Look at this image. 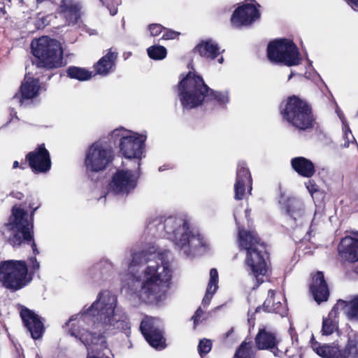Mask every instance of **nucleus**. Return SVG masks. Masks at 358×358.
<instances>
[{
  "mask_svg": "<svg viewBox=\"0 0 358 358\" xmlns=\"http://www.w3.org/2000/svg\"><path fill=\"white\" fill-rule=\"evenodd\" d=\"M71 336L78 338L86 347L87 358H110L106 336L117 332L131 334V322L124 310L118 306L116 295L109 290L99 292L96 300L89 306L73 315L66 323Z\"/></svg>",
  "mask_w": 358,
  "mask_h": 358,
  "instance_id": "obj_1",
  "label": "nucleus"
},
{
  "mask_svg": "<svg viewBox=\"0 0 358 358\" xmlns=\"http://www.w3.org/2000/svg\"><path fill=\"white\" fill-rule=\"evenodd\" d=\"M169 253V250L156 252L154 247L149 251H131L127 282L122 278L123 287L143 302L162 300L172 277L168 259Z\"/></svg>",
  "mask_w": 358,
  "mask_h": 358,
  "instance_id": "obj_2",
  "label": "nucleus"
},
{
  "mask_svg": "<svg viewBox=\"0 0 358 358\" xmlns=\"http://www.w3.org/2000/svg\"><path fill=\"white\" fill-rule=\"evenodd\" d=\"M145 231L148 236L170 240L175 248L186 257L194 255L196 250L204 245L200 233L191 225L186 215L151 217Z\"/></svg>",
  "mask_w": 358,
  "mask_h": 358,
  "instance_id": "obj_3",
  "label": "nucleus"
},
{
  "mask_svg": "<svg viewBox=\"0 0 358 358\" xmlns=\"http://www.w3.org/2000/svg\"><path fill=\"white\" fill-rule=\"evenodd\" d=\"M178 97L185 110H190L201 106L205 99L214 101L221 107L229 102V92L215 91L205 83L202 77L189 72L178 83Z\"/></svg>",
  "mask_w": 358,
  "mask_h": 358,
  "instance_id": "obj_4",
  "label": "nucleus"
},
{
  "mask_svg": "<svg viewBox=\"0 0 358 358\" xmlns=\"http://www.w3.org/2000/svg\"><path fill=\"white\" fill-rule=\"evenodd\" d=\"M238 242L241 251L245 252V264L257 282V287L264 281L268 271V254L266 245L254 230H245L238 226Z\"/></svg>",
  "mask_w": 358,
  "mask_h": 358,
  "instance_id": "obj_5",
  "label": "nucleus"
},
{
  "mask_svg": "<svg viewBox=\"0 0 358 358\" xmlns=\"http://www.w3.org/2000/svg\"><path fill=\"white\" fill-rule=\"evenodd\" d=\"M40 206L38 204L34 207L32 203L29 204V207L32 209L29 218L24 209L13 206L12 214L3 232L8 243L13 248L20 247L22 244H30L34 255H38L39 251L34 240V216Z\"/></svg>",
  "mask_w": 358,
  "mask_h": 358,
  "instance_id": "obj_6",
  "label": "nucleus"
},
{
  "mask_svg": "<svg viewBox=\"0 0 358 358\" xmlns=\"http://www.w3.org/2000/svg\"><path fill=\"white\" fill-rule=\"evenodd\" d=\"M108 138L114 143L119 142L120 151L127 160L124 162L126 166H131V164L137 166V169L141 167L147 139L146 134L120 127L111 131Z\"/></svg>",
  "mask_w": 358,
  "mask_h": 358,
  "instance_id": "obj_7",
  "label": "nucleus"
},
{
  "mask_svg": "<svg viewBox=\"0 0 358 358\" xmlns=\"http://www.w3.org/2000/svg\"><path fill=\"white\" fill-rule=\"evenodd\" d=\"M31 47L36 58L33 64H36L38 68L50 70L64 65L63 51L60 43L57 40L43 36L33 41Z\"/></svg>",
  "mask_w": 358,
  "mask_h": 358,
  "instance_id": "obj_8",
  "label": "nucleus"
},
{
  "mask_svg": "<svg viewBox=\"0 0 358 358\" xmlns=\"http://www.w3.org/2000/svg\"><path fill=\"white\" fill-rule=\"evenodd\" d=\"M32 279L24 260L10 259L0 262V282L6 289L18 291L27 286Z\"/></svg>",
  "mask_w": 358,
  "mask_h": 358,
  "instance_id": "obj_9",
  "label": "nucleus"
},
{
  "mask_svg": "<svg viewBox=\"0 0 358 358\" xmlns=\"http://www.w3.org/2000/svg\"><path fill=\"white\" fill-rule=\"evenodd\" d=\"M281 114L284 120L299 129L305 130L313 127L314 117L310 106L296 96L287 99Z\"/></svg>",
  "mask_w": 358,
  "mask_h": 358,
  "instance_id": "obj_10",
  "label": "nucleus"
},
{
  "mask_svg": "<svg viewBox=\"0 0 358 358\" xmlns=\"http://www.w3.org/2000/svg\"><path fill=\"white\" fill-rule=\"evenodd\" d=\"M267 57L274 64H283L287 66H296L301 60L296 45L287 38L270 42L267 47Z\"/></svg>",
  "mask_w": 358,
  "mask_h": 358,
  "instance_id": "obj_11",
  "label": "nucleus"
},
{
  "mask_svg": "<svg viewBox=\"0 0 358 358\" xmlns=\"http://www.w3.org/2000/svg\"><path fill=\"white\" fill-rule=\"evenodd\" d=\"M130 165L127 169H117L113 174L108 183V193L104 196L105 198L110 194L126 196L134 190L140 177V168Z\"/></svg>",
  "mask_w": 358,
  "mask_h": 358,
  "instance_id": "obj_12",
  "label": "nucleus"
},
{
  "mask_svg": "<svg viewBox=\"0 0 358 358\" xmlns=\"http://www.w3.org/2000/svg\"><path fill=\"white\" fill-rule=\"evenodd\" d=\"M112 147L105 141L93 143L86 150L85 165L87 171L98 173L105 170L113 161Z\"/></svg>",
  "mask_w": 358,
  "mask_h": 358,
  "instance_id": "obj_13",
  "label": "nucleus"
},
{
  "mask_svg": "<svg viewBox=\"0 0 358 358\" xmlns=\"http://www.w3.org/2000/svg\"><path fill=\"white\" fill-rule=\"evenodd\" d=\"M140 330L150 346L158 350L166 348V340L159 319L145 317L141 323Z\"/></svg>",
  "mask_w": 358,
  "mask_h": 358,
  "instance_id": "obj_14",
  "label": "nucleus"
},
{
  "mask_svg": "<svg viewBox=\"0 0 358 358\" xmlns=\"http://www.w3.org/2000/svg\"><path fill=\"white\" fill-rule=\"evenodd\" d=\"M280 342V338L278 333L265 325L259 327L258 332L255 338V343L258 350H269L275 357H280L281 351L278 345Z\"/></svg>",
  "mask_w": 358,
  "mask_h": 358,
  "instance_id": "obj_15",
  "label": "nucleus"
},
{
  "mask_svg": "<svg viewBox=\"0 0 358 358\" xmlns=\"http://www.w3.org/2000/svg\"><path fill=\"white\" fill-rule=\"evenodd\" d=\"M280 203L282 205V209L289 216L292 226L302 227L309 221L310 216L307 213L301 200L288 198L285 201L282 199L280 200Z\"/></svg>",
  "mask_w": 358,
  "mask_h": 358,
  "instance_id": "obj_16",
  "label": "nucleus"
},
{
  "mask_svg": "<svg viewBox=\"0 0 358 358\" xmlns=\"http://www.w3.org/2000/svg\"><path fill=\"white\" fill-rule=\"evenodd\" d=\"M260 13L252 3H245L238 6L233 13L231 23L236 28H241L252 24L259 19Z\"/></svg>",
  "mask_w": 358,
  "mask_h": 358,
  "instance_id": "obj_17",
  "label": "nucleus"
},
{
  "mask_svg": "<svg viewBox=\"0 0 358 358\" xmlns=\"http://www.w3.org/2000/svg\"><path fill=\"white\" fill-rule=\"evenodd\" d=\"M26 159L35 173H47L51 168L50 154L44 144L38 145L34 151L29 152Z\"/></svg>",
  "mask_w": 358,
  "mask_h": 358,
  "instance_id": "obj_18",
  "label": "nucleus"
},
{
  "mask_svg": "<svg viewBox=\"0 0 358 358\" xmlns=\"http://www.w3.org/2000/svg\"><path fill=\"white\" fill-rule=\"evenodd\" d=\"M41 87L38 78L26 76L21 84L20 94H16L12 99L13 102H19L21 106H27L32 103L39 93Z\"/></svg>",
  "mask_w": 358,
  "mask_h": 358,
  "instance_id": "obj_19",
  "label": "nucleus"
},
{
  "mask_svg": "<svg viewBox=\"0 0 358 358\" xmlns=\"http://www.w3.org/2000/svg\"><path fill=\"white\" fill-rule=\"evenodd\" d=\"M246 187H248V194H251L252 187L250 172L246 164L241 162L238 164L234 184V198L236 200H242L245 198Z\"/></svg>",
  "mask_w": 358,
  "mask_h": 358,
  "instance_id": "obj_20",
  "label": "nucleus"
},
{
  "mask_svg": "<svg viewBox=\"0 0 358 358\" xmlns=\"http://www.w3.org/2000/svg\"><path fill=\"white\" fill-rule=\"evenodd\" d=\"M20 317L31 338L34 340L41 338L44 331V326L41 318L27 308H23L21 310Z\"/></svg>",
  "mask_w": 358,
  "mask_h": 358,
  "instance_id": "obj_21",
  "label": "nucleus"
},
{
  "mask_svg": "<svg viewBox=\"0 0 358 358\" xmlns=\"http://www.w3.org/2000/svg\"><path fill=\"white\" fill-rule=\"evenodd\" d=\"M338 252L345 261L358 262V234L355 237L346 236L343 238L338 245Z\"/></svg>",
  "mask_w": 358,
  "mask_h": 358,
  "instance_id": "obj_22",
  "label": "nucleus"
},
{
  "mask_svg": "<svg viewBox=\"0 0 358 358\" xmlns=\"http://www.w3.org/2000/svg\"><path fill=\"white\" fill-rule=\"evenodd\" d=\"M81 5L75 0H62L60 10L69 25H80Z\"/></svg>",
  "mask_w": 358,
  "mask_h": 358,
  "instance_id": "obj_23",
  "label": "nucleus"
},
{
  "mask_svg": "<svg viewBox=\"0 0 358 358\" xmlns=\"http://www.w3.org/2000/svg\"><path fill=\"white\" fill-rule=\"evenodd\" d=\"M310 290L315 301L318 303L328 299L329 291L322 271L317 272L313 277V280L310 285Z\"/></svg>",
  "mask_w": 358,
  "mask_h": 358,
  "instance_id": "obj_24",
  "label": "nucleus"
},
{
  "mask_svg": "<svg viewBox=\"0 0 358 358\" xmlns=\"http://www.w3.org/2000/svg\"><path fill=\"white\" fill-rule=\"evenodd\" d=\"M340 312H343L348 320L358 321V296L350 301L339 299L331 309V315Z\"/></svg>",
  "mask_w": 358,
  "mask_h": 358,
  "instance_id": "obj_25",
  "label": "nucleus"
},
{
  "mask_svg": "<svg viewBox=\"0 0 358 358\" xmlns=\"http://www.w3.org/2000/svg\"><path fill=\"white\" fill-rule=\"evenodd\" d=\"M117 58V52L112 49L103 56L95 64L96 73L102 76H106L115 69V62Z\"/></svg>",
  "mask_w": 358,
  "mask_h": 358,
  "instance_id": "obj_26",
  "label": "nucleus"
},
{
  "mask_svg": "<svg viewBox=\"0 0 358 358\" xmlns=\"http://www.w3.org/2000/svg\"><path fill=\"white\" fill-rule=\"evenodd\" d=\"M113 268V264L109 259L103 258L88 270L87 275L94 281H99L110 276Z\"/></svg>",
  "mask_w": 358,
  "mask_h": 358,
  "instance_id": "obj_27",
  "label": "nucleus"
},
{
  "mask_svg": "<svg viewBox=\"0 0 358 358\" xmlns=\"http://www.w3.org/2000/svg\"><path fill=\"white\" fill-rule=\"evenodd\" d=\"M292 168L299 176L304 178H311L315 173V164L310 159L303 157H296L291 159Z\"/></svg>",
  "mask_w": 358,
  "mask_h": 358,
  "instance_id": "obj_28",
  "label": "nucleus"
},
{
  "mask_svg": "<svg viewBox=\"0 0 358 358\" xmlns=\"http://www.w3.org/2000/svg\"><path fill=\"white\" fill-rule=\"evenodd\" d=\"M261 309L262 307H257L255 313L259 312ZM262 309H264L265 312L279 314L282 317L287 314V310L286 306H284L280 300L275 299V292L272 289L268 291V297L264 301Z\"/></svg>",
  "mask_w": 358,
  "mask_h": 358,
  "instance_id": "obj_29",
  "label": "nucleus"
},
{
  "mask_svg": "<svg viewBox=\"0 0 358 358\" xmlns=\"http://www.w3.org/2000/svg\"><path fill=\"white\" fill-rule=\"evenodd\" d=\"M195 50L201 57L208 59H214L220 54L218 44L211 39L201 41Z\"/></svg>",
  "mask_w": 358,
  "mask_h": 358,
  "instance_id": "obj_30",
  "label": "nucleus"
},
{
  "mask_svg": "<svg viewBox=\"0 0 358 358\" xmlns=\"http://www.w3.org/2000/svg\"><path fill=\"white\" fill-rule=\"evenodd\" d=\"M218 288V273L216 268L210 271V280L206 289V294L202 301L203 306H208L214 294Z\"/></svg>",
  "mask_w": 358,
  "mask_h": 358,
  "instance_id": "obj_31",
  "label": "nucleus"
},
{
  "mask_svg": "<svg viewBox=\"0 0 358 358\" xmlns=\"http://www.w3.org/2000/svg\"><path fill=\"white\" fill-rule=\"evenodd\" d=\"M338 314H332L331 311L329 313L328 317L323 319L322 334V336H329L338 330V320L336 316Z\"/></svg>",
  "mask_w": 358,
  "mask_h": 358,
  "instance_id": "obj_32",
  "label": "nucleus"
},
{
  "mask_svg": "<svg viewBox=\"0 0 358 358\" xmlns=\"http://www.w3.org/2000/svg\"><path fill=\"white\" fill-rule=\"evenodd\" d=\"M69 78L80 81H85L92 78V73L85 69L76 66H70L66 71Z\"/></svg>",
  "mask_w": 358,
  "mask_h": 358,
  "instance_id": "obj_33",
  "label": "nucleus"
},
{
  "mask_svg": "<svg viewBox=\"0 0 358 358\" xmlns=\"http://www.w3.org/2000/svg\"><path fill=\"white\" fill-rule=\"evenodd\" d=\"M257 348L252 346L251 342H243L237 350L236 358H256Z\"/></svg>",
  "mask_w": 358,
  "mask_h": 358,
  "instance_id": "obj_34",
  "label": "nucleus"
},
{
  "mask_svg": "<svg viewBox=\"0 0 358 358\" xmlns=\"http://www.w3.org/2000/svg\"><path fill=\"white\" fill-rule=\"evenodd\" d=\"M336 113L338 114V117L341 120L343 123V138L345 140V143L343 144V147L348 148L350 145V143H356L355 138L348 126V124L346 123L345 120H344V115L341 111L338 110V108L336 109Z\"/></svg>",
  "mask_w": 358,
  "mask_h": 358,
  "instance_id": "obj_35",
  "label": "nucleus"
},
{
  "mask_svg": "<svg viewBox=\"0 0 358 358\" xmlns=\"http://www.w3.org/2000/svg\"><path fill=\"white\" fill-rule=\"evenodd\" d=\"M150 58L154 60H162L166 57L167 50L166 48L159 45H154L147 49Z\"/></svg>",
  "mask_w": 358,
  "mask_h": 358,
  "instance_id": "obj_36",
  "label": "nucleus"
},
{
  "mask_svg": "<svg viewBox=\"0 0 358 358\" xmlns=\"http://www.w3.org/2000/svg\"><path fill=\"white\" fill-rule=\"evenodd\" d=\"M342 357L340 358H358V349L355 344L348 343L343 352H341Z\"/></svg>",
  "mask_w": 358,
  "mask_h": 358,
  "instance_id": "obj_37",
  "label": "nucleus"
},
{
  "mask_svg": "<svg viewBox=\"0 0 358 358\" xmlns=\"http://www.w3.org/2000/svg\"><path fill=\"white\" fill-rule=\"evenodd\" d=\"M211 348L212 343L210 340L203 338L199 341L198 345V352L201 357H203V355L208 354L211 350Z\"/></svg>",
  "mask_w": 358,
  "mask_h": 358,
  "instance_id": "obj_38",
  "label": "nucleus"
},
{
  "mask_svg": "<svg viewBox=\"0 0 358 358\" xmlns=\"http://www.w3.org/2000/svg\"><path fill=\"white\" fill-rule=\"evenodd\" d=\"M305 185L313 199L317 195H321L322 194L320 190L319 186L313 180H309L305 183Z\"/></svg>",
  "mask_w": 358,
  "mask_h": 358,
  "instance_id": "obj_39",
  "label": "nucleus"
},
{
  "mask_svg": "<svg viewBox=\"0 0 358 358\" xmlns=\"http://www.w3.org/2000/svg\"><path fill=\"white\" fill-rule=\"evenodd\" d=\"M103 5H106L109 9L111 15H115L117 13V6L120 3V0H100Z\"/></svg>",
  "mask_w": 358,
  "mask_h": 358,
  "instance_id": "obj_40",
  "label": "nucleus"
},
{
  "mask_svg": "<svg viewBox=\"0 0 358 358\" xmlns=\"http://www.w3.org/2000/svg\"><path fill=\"white\" fill-rule=\"evenodd\" d=\"M164 29V27H163L160 24H150L148 26V30L150 31V36H157L160 34L163 33Z\"/></svg>",
  "mask_w": 358,
  "mask_h": 358,
  "instance_id": "obj_41",
  "label": "nucleus"
},
{
  "mask_svg": "<svg viewBox=\"0 0 358 358\" xmlns=\"http://www.w3.org/2000/svg\"><path fill=\"white\" fill-rule=\"evenodd\" d=\"M317 216V212L315 210L314 214V217L311 220L310 225L308 227V230H305L306 234L302 238V240L309 241L310 239L311 233L315 230V226L316 225L315 220Z\"/></svg>",
  "mask_w": 358,
  "mask_h": 358,
  "instance_id": "obj_42",
  "label": "nucleus"
},
{
  "mask_svg": "<svg viewBox=\"0 0 358 358\" xmlns=\"http://www.w3.org/2000/svg\"><path fill=\"white\" fill-rule=\"evenodd\" d=\"M180 35L179 32L175 31L171 29H169L164 27L162 33V39L163 40H172L176 38Z\"/></svg>",
  "mask_w": 358,
  "mask_h": 358,
  "instance_id": "obj_43",
  "label": "nucleus"
},
{
  "mask_svg": "<svg viewBox=\"0 0 358 358\" xmlns=\"http://www.w3.org/2000/svg\"><path fill=\"white\" fill-rule=\"evenodd\" d=\"M29 266L31 271L29 272L33 275V273L37 271L40 268V264L37 261L36 257H31L29 259Z\"/></svg>",
  "mask_w": 358,
  "mask_h": 358,
  "instance_id": "obj_44",
  "label": "nucleus"
},
{
  "mask_svg": "<svg viewBox=\"0 0 358 358\" xmlns=\"http://www.w3.org/2000/svg\"><path fill=\"white\" fill-rule=\"evenodd\" d=\"M203 314V311L201 310V308H199L196 310L194 315L192 317V319L194 320V324L195 327L200 322L201 318Z\"/></svg>",
  "mask_w": 358,
  "mask_h": 358,
  "instance_id": "obj_45",
  "label": "nucleus"
},
{
  "mask_svg": "<svg viewBox=\"0 0 358 358\" xmlns=\"http://www.w3.org/2000/svg\"><path fill=\"white\" fill-rule=\"evenodd\" d=\"M348 3L355 10H358V0H346Z\"/></svg>",
  "mask_w": 358,
  "mask_h": 358,
  "instance_id": "obj_46",
  "label": "nucleus"
},
{
  "mask_svg": "<svg viewBox=\"0 0 358 358\" xmlns=\"http://www.w3.org/2000/svg\"><path fill=\"white\" fill-rule=\"evenodd\" d=\"M253 315H254V313H251L250 310H249L248 313V322L250 325L252 324V326L255 325V319L253 318Z\"/></svg>",
  "mask_w": 358,
  "mask_h": 358,
  "instance_id": "obj_47",
  "label": "nucleus"
},
{
  "mask_svg": "<svg viewBox=\"0 0 358 358\" xmlns=\"http://www.w3.org/2000/svg\"><path fill=\"white\" fill-rule=\"evenodd\" d=\"M12 195L13 197H15L17 199H21L23 197L22 193L19 192H15V193H12Z\"/></svg>",
  "mask_w": 358,
  "mask_h": 358,
  "instance_id": "obj_48",
  "label": "nucleus"
},
{
  "mask_svg": "<svg viewBox=\"0 0 358 358\" xmlns=\"http://www.w3.org/2000/svg\"><path fill=\"white\" fill-rule=\"evenodd\" d=\"M292 345L294 347V348H296L298 346V341H297V338L295 339V341L294 340V336H292Z\"/></svg>",
  "mask_w": 358,
  "mask_h": 358,
  "instance_id": "obj_49",
  "label": "nucleus"
},
{
  "mask_svg": "<svg viewBox=\"0 0 358 358\" xmlns=\"http://www.w3.org/2000/svg\"><path fill=\"white\" fill-rule=\"evenodd\" d=\"M289 351L290 350L289 349H287L285 351V353L286 355L288 356V357H294L295 355H296L298 352H296V353H292V354H289Z\"/></svg>",
  "mask_w": 358,
  "mask_h": 358,
  "instance_id": "obj_50",
  "label": "nucleus"
},
{
  "mask_svg": "<svg viewBox=\"0 0 358 358\" xmlns=\"http://www.w3.org/2000/svg\"><path fill=\"white\" fill-rule=\"evenodd\" d=\"M19 167V162L17 161H15L13 164V168L16 169Z\"/></svg>",
  "mask_w": 358,
  "mask_h": 358,
  "instance_id": "obj_51",
  "label": "nucleus"
},
{
  "mask_svg": "<svg viewBox=\"0 0 358 358\" xmlns=\"http://www.w3.org/2000/svg\"><path fill=\"white\" fill-rule=\"evenodd\" d=\"M167 169L166 166H162L159 168V171L162 172Z\"/></svg>",
  "mask_w": 358,
  "mask_h": 358,
  "instance_id": "obj_52",
  "label": "nucleus"
},
{
  "mask_svg": "<svg viewBox=\"0 0 358 358\" xmlns=\"http://www.w3.org/2000/svg\"><path fill=\"white\" fill-rule=\"evenodd\" d=\"M250 213V209H248V208L245 209V213L246 218H248V217L249 216Z\"/></svg>",
  "mask_w": 358,
  "mask_h": 358,
  "instance_id": "obj_53",
  "label": "nucleus"
},
{
  "mask_svg": "<svg viewBox=\"0 0 358 358\" xmlns=\"http://www.w3.org/2000/svg\"><path fill=\"white\" fill-rule=\"evenodd\" d=\"M234 219H235L236 224L238 225V220H237V214H236V211L234 213Z\"/></svg>",
  "mask_w": 358,
  "mask_h": 358,
  "instance_id": "obj_54",
  "label": "nucleus"
},
{
  "mask_svg": "<svg viewBox=\"0 0 358 358\" xmlns=\"http://www.w3.org/2000/svg\"><path fill=\"white\" fill-rule=\"evenodd\" d=\"M223 61H224V59L222 57H220L219 59H218V62L220 64H222L223 63Z\"/></svg>",
  "mask_w": 358,
  "mask_h": 358,
  "instance_id": "obj_55",
  "label": "nucleus"
},
{
  "mask_svg": "<svg viewBox=\"0 0 358 358\" xmlns=\"http://www.w3.org/2000/svg\"><path fill=\"white\" fill-rule=\"evenodd\" d=\"M45 1V0H36L37 4L41 3L42 2Z\"/></svg>",
  "mask_w": 358,
  "mask_h": 358,
  "instance_id": "obj_56",
  "label": "nucleus"
},
{
  "mask_svg": "<svg viewBox=\"0 0 358 358\" xmlns=\"http://www.w3.org/2000/svg\"><path fill=\"white\" fill-rule=\"evenodd\" d=\"M355 273L358 275V266L355 268Z\"/></svg>",
  "mask_w": 358,
  "mask_h": 358,
  "instance_id": "obj_57",
  "label": "nucleus"
},
{
  "mask_svg": "<svg viewBox=\"0 0 358 358\" xmlns=\"http://www.w3.org/2000/svg\"><path fill=\"white\" fill-rule=\"evenodd\" d=\"M233 331V329H231V330L227 334V336H229V334Z\"/></svg>",
  "mask_w": 358,
  "mask_h": 358,
  "instance_id": "obj_58",
  "label": "nucleus"
},
{
  "mask_svg": "<svg viewBox=\"0 0 358 358\" xmlns=\"http://www.w3.org/2000/svg\"><path fill=\"white\" fill-rule=\"evenodd\" d=\"M52 77V75H49L48 77V80H50Z\"/></svg>",
  "mask_w": 358,
  "mask_h": 358,
  "instance_id": "obj_59",
  "label": "nucleus"
},
{
  "mask_svg": "<svg viewBox=\"0 0 358 358\" xmlns=\"http://www.w3.org/2000/svg\"><path fill=\"white\" fill-rule=\"evenodd\" d=\"M3 10H4V8H0V11H1V12H3Z\"/></svg>",
  "mask_w": 358,
  "mask_h": 358,
  "instance_id": "obj_60",
  "label": "nucleus"
},
{
  "mask_svg": "<svg viewBox=\"0 0 358 358\" xmlns=\"http://www.w3.org/2000/svg\"><path fill=\"white\" fill-rule=\"evenodd\" d=\"M292 77V74H291V75L289 76L288 80H290Z\"/></svg>",
  "mask_w": 358,
  "mask_h": 358,
  "instance_id": "obj_61",
  "label": "nucleus"
},
{
  "mask_svg": "<svg viewBox=\"0 0 358 358\" xmlns=\"http://www.w3.org/2000/svg\"><path fill=\"white\" fill-rule=\"evenodd\" d=\"M357 116H358V113H357Z\"/></svg>",
  "mask_w": 358,
  "mask_h": 358,
  "instance_id": "obj_62",
  "label": "nucleus"
},
{
  "mask_svg": "<svg viewBox=\"0 0 358 358\" xmlns=\"http://www.w3.org/2000/svg\"><path fill=\"white\" fill-rule=\"evenodd\" d=\"M20 358H21V357H20Z\"/></svg>",
  "mask_w": 358,
  "mask_h": 358,
  "instance_id": "obj_63",
  "label": "nucleus"
}]
</instances>
